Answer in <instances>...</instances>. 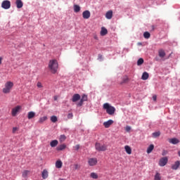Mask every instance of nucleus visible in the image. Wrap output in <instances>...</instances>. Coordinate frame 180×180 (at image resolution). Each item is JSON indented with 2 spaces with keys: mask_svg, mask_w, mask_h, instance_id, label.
<instances>
[{
  "mask_svg": "<svg viewBox=\"0 0 180 180\" xmlns=\"http://www.w3.org/2000/svg\"><path fill=\"white\" fill-rule=\"evenodd\" d=\"M15 5L18 9H20L21 8H23V1H22V0H16Z\"/></svg>",
  "mask_w": 180,
  "mask_h": 180,
  "instance_id": "13",
  "label": "nucleus"
},
{
  "mask_svg": "<svg viewBox=\"0 0 180 180\" xmlns=\"http://www.w3.org/2000/svg\"><path fill=\"white\" fill-rule=\"evenodd\" d=\"M29 174H30V171L24 170L22 174V178H27V175H29Z\"/></svg>",
  "mask_w": 180,
  "mask_h": 180,
  "instance_id": "25",
  "label": "nucleus"
},
{
  "mask_svg": "<svg viewBox=\"0 0 180 180\" xmlns=\"http://www.w3.org/2000/svg\"><path fill=\"white\" fill-rule=\"evenodd\" d=\"M108 34V30L104 27H101V36H106Z\"/></svg>",
  "mask_w": 180,
  "mask_h": 180,
  "instance_id": "20",
  "label": "nucleus"
},
{
  "mask_svg": "<svg viewBox=\"0 0 180 180\" xmlns=\"http://www.w3.org/2000/svg\"><path fill=\"white\" fill-rule=\"evenodd\" d=\"M152 135H153V137L155 139L157 137H160V136L161 135V132L160 131L154 132L152 134Z\"/></svg>",
  "mask_w": 180,
  "mask_h": 180,
  "instance_id": "32",
  "label": "nucleus"
},
{
  "mask_svg": "<svg viewBox=\"0 0 180 180\" xmlns=\"http://www.w3.org/2000/svg\"><path fill=\"white\" fill-rule=\"evenodd\" d=\"M155 180H161V174L158 172L155 175Z\"/></svg>",
  "mask_w": 180,
  "mask_h": 180,
  "instance_id": "36",
  "label": "nucleus"
},
{
  "mask_svg": "<svg viewBox=\"0 0 180 180\" xmlns=\"http://www.w3.org/2000/svg\"><path fill=\"white\" fill-rule=\"evenodd\" d=\"M74 11L77 13L79 12V11H81V7H79V6H78V5H75L74 6Z\"/></svg>",
  "mask_w": 180,
  "mask_h": 180,
  "instance_id": "30",
  "label": "nucleus"
},
{
  "mask_svg": "<svg viewBox=\"0 0 180 180\" xmlns=\"http://www.w3.org/2000/svg\"><path fill=\"white\" fill-rule=\"evenodd\" d=\"M74 168H75V169H81V165H79L78 164H75L74 165Z\"/></svg>",
  "mask_w": 180,
  "mask_h": 180,
  "instance_id": "38",
  "label": "nucleus"
},
{
  "mask_svg": "<svg viewBox=\"0 0 180 180\" xmlns=\"http://www.w3.org/2000/svg\"><path fill=\"white\" fill-rule=\"evenodd\" d=\"M153 101H157V96L155 95V96H153Z\"/></svg>",
  "mask_w": 180,
  "mask_h": 180,
  "instance_id": "45",
  "label": "nucleus"
},
{
  "mask_svg": "<svg viewBox=\"0 0 180 180\" xmlns=\"http://www.w3.org/2000/svg\"><path fill=\"white\" fill-rule=\"evenodd\" d=\"M50 146L51 147H57V146H58V141L57 140L51 141L50 143Z\"/></svg>",
  "mask_w": 180,
  "mask_h": 180,
  "instance_id": "22",
  "label": "nucleus"
},
{
  "mask_svg": "<svg viewBox=\"0 0 180 180\" xmlns=\"http://www.w3.org/2000/svg\"><path fill=\"white\" fill-rule=\"evenodd\" d=\"M88 164L90 167H95L98 164V159L96 158H91L88 160Z\"/></svg>",
  "mask_w": 180,
  "mask_h": 180,
  "instance_id": "5",
  "label": "nucleus"
},
{
  "mask_svg": "<svg viewBox=\"0 0 180 180\" xmlns=\"http://www.w3.org/2000/svg\"><path fill=\"white\" fill-rule=\"evenodd\" d=\"M94 39H95L96 40H98V37H94Z\"/></svg>",
  "mask_w": 180,
  "mask_h": 180,
  "instance_id": "50",
  "label": "nucleus"
},
{
  "mask_svg": "<svg viewBox=\"0 0 180 180\" xmlns=\"http://www.w3.org/2000/svg\"><path fill=\"white\" fill-rule=\"evenodd\" d=\"M112 124H113V120H112L103 122V126L105 127V129H109Z\"/></svg>",
  "mask_w": 180,
  "mask_h": 180,
  "instance_id": "10",
  "label": "nucleus"
},
{
  "mask_svg": "<svg viewBox=\"0 0 180 180\" xmlns=\"http://www.w3.org/2000/svg\"><path fill=\"white\" fill-rule=\"evenodd\" d=\"M57 99H58L57 96H54V101H57Z\"/></svg>",
  "mask_w": 180,
  "mask_h": 180,
  "instance_id": "47",
  "label": "nucleus"
},
{
  "mask_svg": "<svg viewBox=\"0 0 180 180\" xmlns=\"http://www.w3.org/2000/svg\"><path fill=\"white\" fill-rule=\"evenodd\" d=\"M63 167V162H61V160H58L56 162V168H61Z\"/></svg>",
  "mask_w": 180,
  "mask_h": 180,
  "instance_id": "24",
  "label": "nucleus"
},
{
  "mask_svg": "<svg viewBox=\"0 0 180 180\" xmlns=\"http://www.w3.org/2000/svg\"><path fill=\"white\" fill-rule=\"evenodd\" d=\"M80 101H81L82 103H84V102H85V101L83 100L82 98L80 99Z\"/></svg>",
  "mask_w": 180,
  "mask_h": 180,
  "instance_id": "48",
  "label": "nucleus"
},
{
  "mask_svg": "<svg viewBox=\"0 0 180 180\" xmlns=\"http://www.w3.org/2000/svg\"><path fill=\"white\" fill-rule=\"evenodd\" d=\"M103 109L106 110V112L108 115H110V116H112V115H115V112H116V108L115 107L109 105V103H105L103 105Z\"/></svg>",
  "mask_w": 180,
  "mask_h": 180,
  "instance_id": "2",
  "label": "nucleus"
},
{
  "mask_svg": "<svg viewBox=\"0 0 180 180\" xmlns=\"http://www.w3.org/2000/svg\"><path fill=\"white\" fill-rule=\"evenodd\" d=\"M41 176L43 179H47L49 178V171L47 169H44L41 172Z\"/></svg>",
  "mask_w": 180,
  "mask_h": 180,
  "instance_id": "12",
  "label": "nucleus"
},
{
  "mask_svg": "<svg viewBox=\"0 0 180 180\" xmlns=\"http://www.w3.org/2000/svg\"><path fill=\"white\" fill-rule=\"evenodd\" d=\"M46 120H47V116L41 117L39 120V123H44Z\"/></svg>",
  "mask_w": 180,
  "mask_h": 180,
  "instance_id": "29",
  "label": "nucleus"
},
{
  "mask_svg": "<svg viewBox=\"0 0 180 180\" xmlns=\"http://www.w3.org/2000/svg\"><path fill=\"white\" fill-rule=\"evenodd\" d=\"M112 16H113V11H108L105 14L106 19H112Z\"/></svg>",
  "mask_w": 180,
  "mask_h": 180,
  "instance_id": "18",
  "label": "nucleus"
},
{
  "mask_svg": "<svg viewBox=\"0 0 180 180\" xmlns=\"http://www.w3.org/2000/svg\"><path fill=\"white\" fill-rule=\"evenodd\" d=\"M162 155H165V154L162 153Z\"/></svg>",
  "mask_w": 180,
  "mask_h": 180,
  "instance_id": "52",
  "label": "nucleus"
},
{
  "mask_svg": "<svg viewBox=\"0 0 180 180\" xmlns=\"http://www.w3.org/2000/svg\"><path fill=\"white\" fill-rule=\"evenodd\" d=\"M151 36V34H150V32H145L144 33H143V37L145 38V39H150V37Z\"/></svg>",
  "mask_w": 180,
  "mask_h": 180,
  "instance_id": "33",
  "label": "nucleus"
},
{
  "mask_svg": "<svg viewBox=\"0 0 180 180\" xmlns=\"http://www.w3.org/2000/svg\"><path fill=\"white\" fill-rule=\"evenodd\" d=\"M35 116H36V112L33 111H30L27 114V119L30 120L31 119H33V117H34Z\"/></svg>",
  "mask_w": 180,
  "mask_h": 180,
  "instance_id": "17",
  "label": "nucleus"
},
{
  "mask_svg": "<svg viewBox=\"0 0 180 180\" xmlns=\"http://www.w3.org/2000/svg\"><path fill=\"white\" fill-rule=\"evenodd\" d=\"M148 77H149L148 73L147 72H144L142 75L141 79H143V81H146L148 79Z\"/></svg>",
  "mask_w": 180,
  "mask_h": 180,
  "instance_id": "21",
  "label": "nucleus"
},
{
  "mask_svg": "<svg viewBox=\"0 0 180 180\" xmlns=\"http://www.w3.org/2000/svg\"><path fill=\"white\" fill-rule=\"evenodd\" d=\"M169 143L171 144H178V143H179V140L176 138L170 139H169Z\"/></svg>",
  "mask_w": 180,
  "mask_h": 180,
  "instance_id": "19",
  "label": "nucleus"
},
{
  "mask_svg": "<svg viewBox=\"0 0 180 180\" xmlns=\"http://www.w3.org/2000/svg\"><path fill=\"white\" fill-rule=\"evenodd\" d=\"M124 150H125L127 154H129V155L131 154V148H130V146H125Z\"/></svg>",
  "mask_w": 180,
  "mask_h": 180,
  "instance_id": "23",
  "label": "nucleus"
},
{
  "mask_svg": "<svg viewBox=\"0 0 180 180\" xmlns=\"http://www.w3.org/2000/svg\"><path fill=\"white\" fill-rule=\"evenodd\" d=\"M12 88H13V82H7L4 85V88L3 89L4 94H10L11 91H12Z\"/></svg>",
  "mask_w": 180,
  "mask_h": 180,
  "instance_id": "3",
  "label": "nucleus"
},
{
  "mask_svg": "<svg viewBox=\"0 0 180 180\" xmlns=\"http://www.w3.org/2000/svg\"><path fill=\"white\" fill-rule=\"evenodd\" d=\"M82 105H84V103H82V101H79L77 103V106H82Z\"/></svg>",
  "mask_w": 180,
  "mask_h": 180,
  "instance_id": "43",
  "label": "nucleus"
},
{
  "mask_svg": "<svg viewBox=\"0 0 180 180\" xmlns=\"http://www.w3.org/2000/svg\"><path fill=\"white\" fill-rule=\"evenodd\" d=\"M66 139H67V136H65V135H60V136L59 138V141L60 143H63V142L65 141Z\"/></svg>",
  "mask_w": 180,
  "mask_h": 180,
  "instance_id": "28",
  "label": "nucleus"
},
{
  "mask_svg": "<svg viewBox=\"0 0 180 180\" xmlns=\"http://www.w3.org/2000/svg\"><path fill=\"white\" fill-rule=\"evenodd\" d=\"M95 148L96 151H106L108 150V146L96 142L95 144Z\"/></svg>",
  "mask_w": 180,
  "mask_h": 180,
  "instance_id": "4",
  "label": "nucleus"
},
{
  "mask_svg": "<svg viewBox=\"0 0 180 180\" xmlns=\"http://www.w3.org/2000/svg\"><path fill=\"white\" fill-rule=\"evenodd\" d=\"M81 99V96L79 94H74L72 98V101L78 102Z\"/></svg>",
  "mask_w": 180,
  "mask_h": 180,
  "instance_id": "11",
  "label": "nucleus"
},
{
  "mask_svg": "<svg viewBox=\"0 0 180 180\" xmlns=\"http://www.w3.org/2000/svg\"><path fill=\"white\" fill-rule=\"evenodd\" d=\"M18 130H19V128H18V127H13V134H15V133H16V131H18Z\"/></svg>",
  "mask_w": 180,
  "mask_h": 180,
  "instance_id": "42",
  "label": "nucleus"
},
{
  "mask_svg": "<svg viewBox=\"0 0 180 180\" xmlns=\"http://www.w3.org/2000/svg\"><path fill=\"white\" fill-rule=\"evenodd\" d=\"M72 117H74L72 112H70L68 115V119H72Z\"/></svg>",
  "mask_w": 180,
  "mask_h": 180,
  "instance_id": "40",
  "label": "nucleus"
},
{
  "mask_svg": "<svg viewBox=\"0 0 180 180\" xmlns=\"http://www.w3.org/2000/svg\"><path fill=\"white\" fill-rule=\"evenodd\" d=\"M19 110H20V106H19V105L13 108L12 111H11L12 116H16V115H18V112H19Z\"/></svg>",
  "mask_w": 180,
  "mask_h": 180,
  "instance_id": "9",
  "label": "nucleus"
},
{
  "mask_svg": "<svg viewBox=\"0 0 180 180\" xmlns=\"http://www.w3.org/2000/svg\"><path fill=\"white\" fill-rule=\"evenodd\" d=\"M82 17L84 19H89L91 18V12L89 11H84L82 13Z\"/></svg>",
  "mask_w": 180,
  "mask_h": 180,
  "instance_id": "8",
  "label": "nucleus"
},
{
  "mask_svg": "<svg viewBox=\"0 0 180 180\" xmlns=\"http://www.w3.org/2000/svg\"><path fill=\"white\" fill-rule=\"evenodd\" d=\"M0 64H2V57H0Z\"/></svg>",
  "mask_w": 180,
  "mask_h": 180,
  "instance_id": "46",
  "label": "nucleus"
},
{
  "mask_svg": "<svg viewBox=\"0 0 180 180\" xmlns=\"http://www.w3.org/2000/svg\"><path fill=\"white\" fill-rule=\"evenodd\" d=\"M129 82V77L127 76L124 77L121 84H127Z\"/></svg>",
  "mask_w": 180,
  "mask_h": 180,
  "instance_id": "31",
  "label": "nucleus"
},
{
  "mask_svg": "<svg viewBox=\"0 0 180 180\" xmlns=\"http://www.w3.org/2000/svg\"><path fill=\"white\" fill-rule=\"evenodd\" d=\"M37 86L38 88H43V85L41 84V82H39L37 84Z\"/></svg>",
  "mask_w": 180,
  "mask_h": 180,
  "instance_id": "41",
  "label": "nucleus"
},
{
  "mask_svg": "<svg viewBox=\"0 0 180 180\" xmlns=\"http://www.w3.org/2000/svg\"><path fill=\"white\" fill-rule=\"evenodd\" d=\"M125 130H126V131H127V133H129V132L131 130V127H130V126H127V127H125Z\"/></svg>",
  "mask_w": 180,
  "mask_h": 180,
  "instance_id": "39",
  "label": "nucleus"
},
{
  "mask_svg": "<svg viewBox=\"0 0 180 180\" xmlns=\"http://www.w3.org/2000/svg\"><path fill=\"white\" fill-rule=\"evenodd\" d=\"M75 150H76L77 151H78L79 150V145H76L75 147H74Z\"/></svg>",
  "mask_w": 180,
  "mask_h": 180,
  "instance_id": "44",
  "label": "nucleus"
},
{
  "mask_svg": "<svg viewBox=\"0 0 180 180\" xmlns=\"http://www.w3.org/2000/svg\"><path fill=\"white\" fill-rule=\"evenodd\" d=\"M90 176L91 178H92L93 179H98V178H99V176H98V174L95 173V172H91L90 174Z\"/></svg>",
  "mask_w": 180,
  "mask_h": 180,
  "instance_id": "26",
  "label": "nucleus"
},
{
  "mask_svg": "<svg viewBox=\"0 0 180 180\" xmlns=\"http://www.w3.org/2000/svg\"><path fill=\"white\" fill-rule=\"evenodd\" d=\"M82 99L84 100V101L86 102V101H88V96L83 94L82 96Z\"/></svg>",
  "mask_w": 180,
  "mask_h": 180,
  "instance_id": "37",
  "label": "nucleus"
},
{
  "mask_svg": "<svg viewBox=\"0 0 180 180\" xmlns=\"http://www.w3.org/2000/svg\"><path fill=\"white\" fill-rule=\"evenodd\" d=\"M98 58H102V55H98Z\"/></svg>",
  "mask_w": 180,
  "mask_h": 180,
  "instance_id": "49",
  "label": "nucleus"
},
{
  "mask_svg": "<svg viewBox=\"0 0 180 180\" xmlns=\"http://www.w3.org/2000/svg\"><path fill=\"white\" fill-rule=\"evenodd\" d=\"M144 63V59L140 58L137 61V65H142Z\"/></svg>",
  "mask_w": 180,
  "mask_h": 180,
  "instance_id": "34",
  "label": "nucleus"
},
{
  "mask_svg": "<svg viewBox=\"0 0 180 180\" xmlns=\"http://www.w3.org/2000/svg\"><path fill=\"white\" fill-rule=\"evenodd\" d=\"M158 56L160 57V58H164V57L166 56L165 51H164V49H160L158 51Z\"/></svg>",
  "mask_w": 180,
  "mask_h": 180,
  "instance_id": "16",
  "label": "nucleus"
},
{
  "mask_svg": "<svg viewBox=\"0 0 180 180\" xmlns=\"http://www.w3.org/2000/svg\"><path fill=\"white\" fill-rule=\"evenodd\" d=\"M153 150H154V145L153 144L150 145L147 149V153L150 154V153H151Z\"/></svg>",
  "mask_w": 180,
  "mask_h": 180,
  "instance_id": "27",
  "label": "nucleus"
},
{
  "mask_svg": "<svg viewBox=\"0 0 180 180\" xmlns=\"http://www.w3.org/2000/svg\"><path fill=\"white\" fill-rule=\"evenodd\" d=\"M48 67L52 74H56L58 71V62L56 59L51 60Z\"/></svg>",
  "mask_w": 180,
  "mask_h": 180,
  "instance_id": "1",
  "label": "nucleus"
},
{
  "mask_svg": "<svg viewBox=\"0 0 180 180\" xmlns=\"http://www.w3.org/2000/svg\"><path fill=\"white\" fill-rule=\"evenodd\" d=\"M179 167H180V161L177 160L174 162V165H172V169L176 170L178 169V168H179Z\"/></svg>",
  "mask_w": 180,
  "mask_h": 180,
  "instance_id": "15",
  "label": "nucleus"
},
{
  "mask_svg": "<svg viewBox=\"0 0 180 180\" xmlns=\"http://www.w3.org/2000/svg\"><path fill=\"white\" fill-rule=\"evenodd\" d=\"M178 155L180 157V150L178 152Z\"/></svg>",
  "mask_w": 180,
  "mask_h": 180,
  "instance_id": "51",
  "label": "nucleus"
},
{
  "mask_svg": "<svg viewBox=\"0 0 180 180\" xmlns=\"http://www.w3.org/2000/svg\"><path fill=\"white\" fill-rule=\"evenodd\" d=\"M1 7L4 9H9V8H11V1L8 0L4 1L1 4Z\"/></svg>",
  "mask_w": 180,
  "mask_h": 180,
  "instance_id": "7",
  "label": "nucleus"
},
{
  "mask_svg": "<svg viewBox=\"0 0 180 180\" xmlns=\"http://www.w3.org/2000/svg\"><path fill=\"white\" fill-rule=\"evenodd\" d=\"M167 163H168V158L167 157L162 158L159 161L160 167H165V165H167Z\"/></svg>",
  "mask_w": 180,
  "mask_h": 180,
  "instance_id": "6",
  "label": "nucleus"
},
{
  "mask_svg": "<svg viewBox=\"0 0 180 180\" xmlns=\"http://www.w3.org/2000/svg\"><path fill=\"white\" fill-rule=\"evenodd\" d=\"M57 120H58L57 116L53 115L51 117V121L52 122V123H56Z\"/></svg>",
  "mask_w": 180,
  "mask_h": 180,
  "instance_id": "35",
  "label": "nucleus"
},
{
  "mask_svg": "<svg viewBox=\"0 0 180 180\" xmlns=\"http://www.w3.org/2000/svg\"><path fill=\"white\" fill-rule=\"evenodd\" d=\"M66 148H67V145L64 143L59 145L58 147H56L57 151H63V150H65Z\"/></svg>",
  "mask_w": 180,
  "mask_h": 180,
  "instance_id": "14",
  "label": "nucleus"
}]
</instances>
